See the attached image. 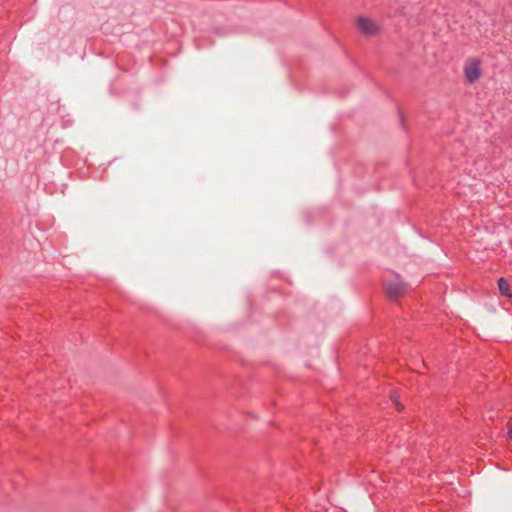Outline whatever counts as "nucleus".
Wrapping results in <instances>:
<instances>
[{"label": "nucleus", "mask_w": 512, "mask_h": 512, "mask_svg": "<svg viewBox=\"0 0 512 512\" xmlns=\"http://www.w3.org/2000/svg\"><path fill=\"white\" fill-rule=\"evenodd\" d=\"M385 290L387 296L394 300L404 295L407 290V285L400 279L398 274L393 276V279L385 282Z\"/></svg>", "instance_id": "1"}, {"label": "nucleus", "mask_w": 512, "mask_h": 512, "mask_svg": "<svg viewBox=\"0 0 512 512\" xmlns=\"http://www.w3.org/2000/svg\"><path fill=\"white\" fill-rule=\"evenodd\" d=\"M464 75L469 83L476 82L481 75V61L477 58H470L464 66Z\"/></svg>", "instance_id": "2"}, {"label": "nucleus", "mask_w": 512, "mask_h": 512, "mask_svg": "<svg viewBox=\"0 0 512 512\" xmlns=\"http://www.w3.org/2000/svg\"><path fill=\"white\" fill-rule=\"evenodd\" d=\"M356 23L359 30L368 35H374L379 30L376 22L366 17H358Z\"/></svg>", "instance_id": "3"}, {"label": "nucleus", "mask_w": 512, "mask_h": 512, "mask_svg": "<svg viewBox=\"0 0 512 512\" xmlns=\"http://www.w3.org/2000/svg\"><path fill=\"white\" fill-rule=\"evenodd\" d=\"M498 287H499V291H500L501 295H503L505 297H508V298L512 297V292L510 290V285L506 281V279L500 278L498 280Z\"/></svg>", "instance_id": "4"}, {"label": "nucleus", "mask_w": 512, "mask_h": 512, "mask_svg": "<svg viewBox=\"0 0 512 512\" xmlns=\"http://www.w3.org/2000/svg\"><path fill=\"white\" fill-rule=\"evenodd\" d=\"M391 400L393 401V403L395 404V407L398 411H401L403 410V405L401 403H399L398 401V396L396 395V393L392 394L391 395Z\"/></svg>", "instance_id": "5"}, {"label": "nucleus", "mask_w": 512, "mask_h": 512, "mask_svg": "<svg viewBox=\"0 0 512 512\" xmlns=\"http://www.w3.org/2000/svg\"><path fill=\"white\" fill-rule=\"evenodd\" d=\"M508 438L512 440V428L508 431Z\"/></svg>", "instance_id": "6"}]
</instances>
